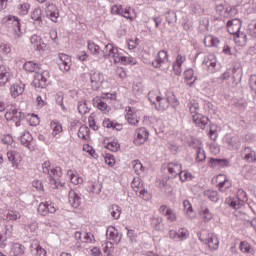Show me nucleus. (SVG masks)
<instances>
[{
    "instance_id": "38",
    "label": "nucleus",
    "mask_w": 256,
    "mask_h": 256,
    "mask_svg": "<svg viewBox=\"0 0 256 256\" xmlns=\"http://www.w3.org/2000/svg\"><path fill=\"white\" fill-rule=\"evenodd\" d=\"M183 207H184V211L186 212V215L190 219H193V217H195V211L193 210V206L191 205V202L189 200H184Z\"/></svg>"
},
{
    "instance_id": "2",
    "label": "nucleus",
    "mask_w": 256,
    "mask_h": 256,
    "mask_svg": "<svg viewBox=\"0 0 256 256\" xmlns=\"http://www.w3.org/2000/svg\"><path fill=\"white\" fill-rule=\"evenodd\" d=\"M42 171L45 175H48L49 183L52 189H59V185L63 187V184H61V181L59 180L63 175V172H61V167L51 168V162L45 161L42 163Z\"/></svg>"
},
{
    "instance_id": "33",
    "label": "nucleus",
    "mask_w": 256,
    "mask_h": 256,
    "mask_svg": "<svg viewBox=\"0 0 256 256\" xmlns=\"http://www.w3.org/2000/svg\"><path fill=\"white\" fill-rule=\"evenodd\" d=\"M50 127L52 129V137L59 135V133H63V125L57 120L51 121Z\"/></svg>"
},
{
    "instance_id": "49",
    "label": "nucleus",
    "mask_w": 256,
    "mask_h": 256,
    "mask_svg": "<svg viewBox=\"0 0 256 256\" xmlns=\"http://www.w3.org/2000/svg\"><path fill=\"white\" fill-rule=\"evenodd\" d=\"M132 92L135 95H141L143 93V82L141 81L134 82L132 85Z\"/></svg>"
},
{
    "instance_id": "62",
    "label": "nucleus",
    "mask_w": 256,
    "mask_h": 256,
    "mask_svg": "<svg viewBox=\"0 0 256 256\" xmlns=\"http://www.w3.org/2000/svg\"><path fill=\"white\" fill-rule=\"evenodd\" d=\"M58 57L60 61H62L63 65H69V63H71V56L65 53H59Z\"/></svg>"
},
{
    "instance_id": "32",
    "label": "nucleus",
    "mask_w": 256,
    "mask_h": 256,
    "mask_svg": "<svg viewBox=\"0 0 256 256\" xmlns=\"http://www.w3.org/2000/svg\"><path fill=\"white\" fill-rule=\"evenodd\" d=\"M226 142L234 151L241 149V139H239L237 136L227 138Z\"/></svg>"
},
{
    "instance_id": "20",
    "label": "nucleus",
    "mask_w": 256,
    "mask_h": 256,
    "mask_svg": "<svg viewBox=\"0 0 256 256\" xmlns=\"http://www.w3.org/2000/svg\"><path fill=\"white\" fill-rule=\"evenodd\" d=\"M187 109L192 118L201 114V106H199V102L197 100H190L187 104Z\"/></svg>"
},
{
    "instance_id": "48",
    "label": "nucleus",
    "mask_w": 256,
    "mask_h": 256,
    "mask_svg": "<svg viewBox=\"0 0 256 256\" xmlns=\"http://www.w3.org/2000/svg\"><path fill=\"white\" fill-rule=\"evenodd\" d=\"M166 94L168 96L169 105H171V107L173 108L179 107V100L177 99L175 94H173V92H166Z\"/></svg>"
},
{
    "instance_id": "12",
    "label": "nucleus",
    "mask_w": 256,
    "mask_h": 256,
    "mask_svg": "<svg viewBox=\"0 0 256 256\" xmlns=\"http://www.w3.org/2000/svg\"><path fill=\"white\" fill-rule=\"evenodd\" d=\"M216 183L218 184L219 191H222V193L226 189L233 187V182L225 174H219L216 178Z\"/></svg>"
},
{
    "instance_id": "43",
    "label": "nucleus",
    "mask_w": 256,
    "mask_h": 256,
    "mask_svg": "<svg viewBox=\"0 0 256 256\" xmlns=\"http://www.w3.org/2000/svg\"><path fill=\"white\" fill-rule=\"evenodd\" d=\"M169 61V55L167 54L166 50H161L158 52L156 57V62L158 65H161L162 63H167Z\"/></svg>"
},
{
    "instance_id": "27",
    "label": "nucleus",
    "mask_w": 256,
    "mask_h": 256,
    "mask_svg": "<svg viewBox=\"0 0 256 256\" xmlns=\"http://www.w3.org/2000/svg\"><path fill=\"white\" fill-rule=\"evenodd\" d=\"M204 45L205 47H214L217 49L221 45V40L213 35H208L204 38Z\"/></svg>"
},
{
    "instance_id": "60",
    "label": "nucleus",
    "mask_w": 256,
    "mask_h": 256,
    "mask_svg": "<svg viewBox=\"0 0 256 256\" xmlns=\"http://www.w3.org/2000/svg\"><path fill=\"white\" fill-rule=\"evenodd\" d=\"M120 17H124V19H129L130 21H133L134 18L133 16H131V7H126L125 9L122 8Z\"/></svg>"
},
{
    "instance_id": "63",
    "label": "nucleus",
    "mask_w": 256,
    "mask_h": 256,
    "mask_svg": "<svg viewBox=\"0 0 256 256\" xmlns=\"http://www.w3.org/2000/svg\"><path fill=\"white\" fill-rule=\"evenodd\" d=\"M95 241V236L88 232H83V243H93Z\"/></svg>"
},
{
    "instance_id": "36",
    "label": "nucleus",
    "mask_w": 256,
    "mask_h": 256,
    "mask_svg": "<svg viewBox=\"0 0 256 256\" xmlns=\"http://www.w3.org/2000/svg\"><path fill=\"white\" fill-rule=\"evenodd\" d=\"M151 227L155 231H163V218L162 217H152L151 218Z\"/></svg>"
},
{
    "instance_id": "47",
    "label": "nucleus",
    "mask_w": 256,
    "mask_h": 256,
    "mask_svg": "<svg viewBox=\"0 0 256 256\" xmlns=\"http://www.w3.org/2000/svg\"><path fill=\"white\" fill-rule=\"evenodd\" d=\"M132 166H133V169H134L136 175H141L143 173V171H145L143 164L139 160H134L132 162Z\"/></svg>"
},
{
    "instance_id": "22",
    "label": "nucleus",
    "mask_w": 256,
    "mask_h": 256,
    "mask_svg": "<svg viewBox=\"0 0 256 256\" xmlns=\"http://www.w3.org/2000/svg\"><path fill=\"white\" fill-rule=\"evenodd\" d=\"M192 121L196 125V127H199V129H205V127H207V123H209V117L200 113L194 116L192 118Z\"/></svg>"
},
{
    "instance_id": "57",
    "label": "nucleus",
    "mask_w": 256,
    "mask_h": 256,
    "mask_svg": "<svg viewBox=\"0 0 256 256\" xmlns=\"http://www.w3.org/2000/svg\"><path fill=\"white\" fill-rule=\"evenodd\" d=\"M20 15H27L29 13V9H31V4L23 3L18 6Z\"/></svg>"
},
{
    "instance_id": "15",
    "label": "nucleus",
    "mask_w": 256,
    "mask_h": 256,
    "mask_svg": "<svg viewBox=\"0 0 256 256\" xmlns=\"http://www.w3.org/2000/svg\"><path fill=\"white\" fill-rule=\"evenodd\" d=\"M106 237L110 241H114V243H121V239H123V234L119 233V230H117L115 226H109L106 230Z\"/></svg>"
},
{
    "instance_id": "56",
    "label": "nucleus",
    "mask_w": 256,
    "mask_h": 256,
    "mask_svg": "<svg viewBox=\"0 0 256 256\" xmlns=\"http://www.w3.org/2000/svg\"><path fill=\"white\" fill-rule=\"evenodd\" d=\"M78 113H80V115H87V113H89V107H87V102L78 103Z\"/></svg>"
},
{
    "instance_id": "16",
    "label": "nucleus",
    "mask_w": 256,
    "mask_h": 256,
    "mask_svg": "<svg viewBox=\"0 0 256 256\" xmlns=\"http://www.w3.org/2000/svg\"><path fill=\"white\" fill-rule=\"evenodd\" d=\"M13 233V225L0 226V247L7 245V235Z\"/></svg>"
},
{
    "instance_id": "41",
    "label": "nucleus",
    "mask_w": 256,
    "mask_h": 256,
    "mask_svg": "<svg viewBox=\"0 0 256 256\" xmlns=\"http://www.w3.org/2000/svg\"><path fill=\"white\" fill-rule=\"evenodd\" d=\"M205 197L209 199V201H212L213 203H217L219 201V192L216 190H206L204 191Z\"/></svg>"
},
{
    "instance_id": "6",
    "label": "nucleus",
    "mask_w": 256,
    "mask_h": 256,
    "mask_svg": "<svg viewBox=\"0 0 256 256\" xmlns=\"http://www.w3.org/2000/svg\"><path fill=\"white\" fill-rule=\"evenodd\" d=\"M231 76L234 81H241V77H243V68L239 66L237 68H229L222 74L221 79L222 81H225Z\"/></svg>"
},
{
    "instance_id": "59",
    "label": "nucleus",
    "mask_w": 256,
    "mask_h": 256,
    "mask_svg": "<svg viewBox=\"0 0 256 256\" xmlns=\"http://www.w3.org/2000/svg\"><path fill=\"white\" fill-rule=\"evenodd\" d=\"M115 249V244L112 242H107L106 246L104 247V253H106V256H113V251Z\"/></svg>"
},
{
    "instance_id": "50",
    "label": "nucleus",
    "mask_w": 256,
    "mask_h": 256,
    "mask_svg": "<svg viewBox=\"0 0 256 256\" xmlns=\"http://www.w3.org/2000/svg\"><path fill=\"white\" fill-rule=\"evenodd\" d=\"M207 159V155L205 154V150H203L201 147L197 148L196 152V161L197 163H203Z\"/></svg>"
},
{
    "instance_id": "29",
    "label": "nucleus",
    "mask_w": 256,
    "mask_h": 256,
    "mask_svg": "<svg viewBox=\"0 0 256 256\" xmlns=\"http://www.w3.org/2000/svg\"><path fill=\"white\" fill-rule=\"evenodd\" d=\"M205 245H207L209 249L216 251V249H219V239L217 238V236L210 234L205 241Z\"/></svg>"
},
{
    "instance_id": "58",
    "label": "nucleus",
    "mask_w": 256,
    "mask_h": 256,
    "mask_svg": "<svg viewBox=\"0 0 256 256\" xmlns=\"http://www.w3.org/2000/svg\"><path fill=\"white\" fill-rule=\"evenodd\" d=\"M120 147L121 145L118 144L117 141H112L107 144L106 149H109V151H112L113 153H117Z\"/></svg>"
},
{
    "instance_id": "13",
    "label": "nucleus",
    "mask_w": 256,
    "mask_h": 256,
    "mask_svg": "<svg viewBox=\"0 0 256 256\" xmlns=\"http://www.w3.org/2000/svg\"><path fill=\"white\" fill-rule=\"evenodd\" d=\"M30 43L36 47L37 51H49V45L43 41L41 36L34 34L30 38Z\"/></svg>"
},
{
    "instance_id": "28",
    "label": "nucleus",
    "mask_w": 256,
    "mask_h": 256,
    "mask_svg": "<svg viewBox=\"0 0 256 256\" xmlns=\"http://www.w3.org/2000/svg\"><path fill=\"white\" fill-rule=\"evenodd\" d=\"M209 167H229V160L221 158H210L208 162Z\"/></svg>"
},
{
    "instance_id": "24",
    "label": "nucleus",
    "mask_w": 256,
    "mask_h": 256,
    "mask_svg": "<svg viewBox=\"0 0 256 256\" xmlns=\"http://www.w3.org/2000/svg\"><path fill=\"white\" fill-rule=\"evenodd\" d=\"M24 91H25V84L23 83H16L10 87V93L13 99H17L19 95H23Z\"/></svg>"
},
{
    "instance_id": "37",
    "label": "nucleus",
    "mask_w": 256,
    "mask_h": 256,
    "mask_svg": "<svg viewBox=\"0 0 256 256\" xmlns=\"http://www.w3.org/2000/svg\"><path fill=\"white\" fill-rule=\"evenodd\" d=\"M5 217L6 221H18V219H21V212L17 210H8Z\"/></svg>"
},
{
    "instance_id": "44",
    "label": "nucleus",
    "mask_w": 256,
    "mask_h": 256,
    "mask_svg": "<svg viewBox=\"0 0 256 256\" xmlns=\"http://www.w3.org/2000/svg\"><path fill=\"white\" fill-rule=\"evenodd\" d=\"M163 94H161V92L157 91V90H152L148 93V99L150 101V103H152V105H155L158 101V99L161 98Z\"/></svg>"
},
{
    "instance_id": "46",
    "label": "nucleus",
    "mask_w": 256,
    "mask_h": 256,
    "mask_svg": "<svg viewBox=\"0 0 256 256\" xmlns=\"http://www.w3.org/2000/svg\"><path fill=\"white\" fill-rule=\"evenodd\" d=\"M236 199H238L239 202L242 203V205L249 201V198L247 197V192H245V190H243L242 188L238 189Z\"/></svg>"
},
{
    "instance_id": "11",
    "label": "nucleus",
    "mask_w": 256,
    "mask_h": 256,
    "mask_svg": "<svg viewBox=\"0 0 256 256\" xmlns=\"http://www.w3.org/2000/svg\"><path fill=\"white\" fill-rule=\"evenodd\" d=\"M30 18L34 27H43V10L41 8H34L30 13Z\"/></svg>"
},
{
    "instance_id": "18",
    "label": "nucleus",
    "mask_w": 256,
    "mask_h": 256,
    "mask_svg": "<svg viewBox=\"0 0 256 256\" xmlns=\"http://www.w3.org/2000/svg\"><path fill=\"white\" fill-rule=\"evenodd\" d=\"M155 105V109H157V111H167L169 109V98L167 96V93L162 96H160V98L158 99V101L154 104Z\"/></svg>"
},
{
    "instance_id": "19",
    "label": "nucleus",
    "mask_w": 256,
    "mask_h": 256,
    "mask_svg": "<svg viewBox=\"0 0 256 256\" xmlns=\"http://www.w3.org/2000/svg\"><path fill=\"white\" fill-rule=\"evenodd\" d=\"M30 251L33 256H47V251L39 245V241L34 240L30 245Z\"/></svg>"
},
{
    "instance_id": "17",
    "label": "nucleus",
    "mask_w": 256,
    "mask_h": 256,
    "mask_svg": "<svg viewBox=\"0 0 256 256\" xmlns=\"http://www.w3.org/2000/svg\"><path fill=\"white\" fill-rule=\"evenodd\" d=\"M11 72L9 68H6L5 65L0 66V87H5V85H9V81H11Z\"/></svg>"
},
{
    "instance_id": "34",
    "label": "nucleus",
    "mask_w": 256,
    "mask_h": 256,
    "mask_svg": "<svg viewBox=\"0 0 256 256\" xmlns=\"http://www.w3.org/2000/svg\"><path fill=\"white\" fill-rule=\"evenodd\" d=\"M225 204L229 205L232 209H241L243 206L242 202L238 200V198L235 197H228L225 200Z\"/></svg>"
},
{
    "instance_id": "55",
    "label": "nucleus",
    "mask_w": 256,
    "mask_h": 256,
    "mask_svg": "<svg viewBox=\"0 0 256 256\" xmlns=\"http://www.w3.org/2000/svg\"><path fill=\"white\" fill-rule=\"evenodd\" d=\"M111 15H119L121 17V13H123V5L115 4L110 9Z\"/></svg>"
},
{
    "instance_id": "26",
    "label": "nucleus",
    "mask_w": 256,
    "mask_h": 256,
    "mask_svg": "<svg viewBox=\"0 0 256 256\" xmlns=\"http://www.w3.org/2000/svg\"><path fill=\"white\" fill-rule=\"evenodd\" d=\"M103 127H106V129H113L116 131H122L123 125L117 123L116 121L110 120L109 118H105L102 122Z\"/></svg>"
},
{
    "instance_id": "14",
    "label": "nucleus",
    "mask_w": 256,
    "mask_h": 256,
    "mask_svg": "<svg viewBox=\"0 0 256 256\" xmlns=\"http://www.w3.org/2000/svg\"><path fill=\"white\" fill-rule=\"evenodd\" d=\"M228 32L230 35H235L236 37H241V22L237 19L228 20L227 23Z\"/></svg>"
},
{
    "instance_id": "3",
    "label": "nucleus",
    "mask_w": 256,
    "mask_h": 256,
    "mask_svg": "<svg viewBox=\"0 0 256 256\" xmlns=\"http://www.w3.org/2000/svg\"><path fill=\"white\" fill-rule=\"evenodd\" d=\"M4 25L8 27H12L14 37L19 39L23 35V31L21 30V20L17 16L8 15L3 18Z\"/></svg>"
},
{
    "instance_id": "5",
    "label": "nucleus",
    "mask_w": 256,
    "mask_h": 256,
    "mask_svg": "<svg viewBox=\"0 0 256 256\" xmlns=\"http://www.w3.org/2000/svg\"><path fill=\"white\" fill-rule=\"evenodd\" d=\"M25 117V113L17 110V108H11L5 114V119L7 121H13L16 124V127L21 126V121Z\"/></svg>"
},
{
    "instance_id": "8",
    "label": "nucleus",
    "mask_w": 256,
    "mask_h": 256,
    "mask_svg": "<svg viewBox=\"0 0 256 256\" xmlns=\"http://www.w3.org/2000/svg\"><path fill=\"white\" fill-rule=\"evenodd\" d=\"M45 14L47 19H50V21H53V23H57V19H59V8H57V5L51 2H46Z\"/></svg>"
},
{
    "instance_id": "10",
    "label": "nucleus",
    "mask_w": 256,
    "mask_h": 256,
    "mask_svg": "<svg viewBox=\"0 0 256 256\" xmlns=\"http://www.w3.org/2000/svg\"><path fill=\"white\" fill-rule=\"evenodd\" d=\"M57 206L53 202H41L38 206V213L42 217H46L49 213H56Z\"/></svg>"
},
{
    "instance_id": "4",
    "label": "nucleus",
    "mask_w": 256,
    "mask_h": 256,
    "mask_svg": "<svg viewBox=\"0 0 256 256\" xmlns=\"http://www.w3.org/2000/svg\"><path fill=\"white\" fill-rule=\"evenodd\" d=\"M131 185L135 193H139L138 196L140 199H143L144 201H149V199H151V194L149 191H147V189H145L140 178H134Z\"/></svg>"
},
{
    "instance_id": "40",
    "label": "nucleus",
    "mask_w": 256,
    "mask_h": 256,
    "mask_svg": "<svg viewBox=\"0 0 256 256\" xmlns=\"http://www.w3.org/2000/svg\"><path fill=\"white\" fill-rule=\"evenodd\" d=\"M200 215H201L203 221H205V223H209V221H211V219H213V213H211V211L207 207L201 208Z\"/></svg>"
},
{
    "instance_id": "25",
    "label": "nucleus",
    "mask_w": 256,
    "mask_h": 256,
    "mask_svg": "<svg viewBox=\"0 0 256 256\" xmlns=\"http://www.w3.org/2000/svg\"><path fill=\"white\" fill-rule=\"evenodd\" d=\"M8 161H10L12 167H19V161H21V154L19 152L13 150L7 152Z\"/></svg>"
},
{
    "instance_id": "7",
    "label": "nucleus",
    "mask_w": 256,
    "mask_h": 256,
    "mask_svg": "<svg viewBox=\"0 0 256 256\" xmlns=\"http://www.w3.org/2000/svg\"><path fill=\"white\" fill-rule=\"evenodd\" d=\"M48 72L39 73L36 72L34 75V80L32 82L36 89H46L49 85V80L47 79Z\"/></svg>"
},
{
    "instance_id": "52",
    "label": "nucleus",
    "mask_w": 256,
    "mask_h": 256,
    "mask_svg": "<svg viewBox=\"0 0 256 256\" xmlns=\"http://www.w3.org/2000/svg\"><path fill=\"white\" fill-rule=\"evenodd\" d=\"M89 127L87 126H81L78 131V137L80 139L87 140V136H89Z\"/></svg>"
},
{
    "instance_id": "61",
    "label": "nucleus",
    "mask_w": 256,
    "mask_h": 256,
    "mask_svg": "<svg viewBox=\"0 0 256 256\" xmlns=\"http://www.w3.org/2000/svg\"><path fill=\"white\" fill-rule=\"evenodd\" d=\"M125 119L128 121L130 125H137V123H139L137 115L135 114H126Z\"/></svg>"
},
{
    "instance_id": "53",
    "label": "nucleus",
    "mask_w": 256,
    "mask_h": 256,
    "mask_svg": "<svg viewBox=\"0 0 256 256\" xmlns=\"http://www.w3.org/2000/svg\"><path fill=\"white\" fill-rule=\"evenodd\" d=\"M178 175L182 183H185L187 179H190V180L193 179V175L187 170H180V173Z\"/></svg>"
},
{
    "instance_id": "30",
    "label": "nucleus",
    "mask_w": 256,
    "mask_h": 256,
    "mask_svg": "<svg viewBox=\"0 0 256 256\" xmlns=\"http://www.w3.org/2000/svg\"><path fill=\"white\" fill-rule=\"evenodd\" d=\"M69 203L74 207V209H77L79 205H81V196L77 194L75 191L69 192Z\"/></svg>"
},
{
    "instance_id": "64",
    "label": "nucleus",
    "mask_w": 256,
    "mask_h": 256,
    "mask_svg": "<svg viewBox=\"0 0 256 256\" xmlns=\"http://www.w3.org/2000/svg\"><path fill=\"white\" fill-rule=\"evenodd\" d=\"M244 160L248 161V163H255V161H256V152H255V150H252V152H250L249 154H246L244 156Z\"/></svg>"
},
{
    "instance_id": "39",
    "label": "nucleus",
    "mask_w": 256,
    "mask_h": 256,
    "mask_svg": "<svg viewBox=\"0 0 256 256\" xmlns=\"http://www.w3.org/2000/svg\"><path fill=\"white\" fill-rule=\"evenodd\" d=\"M109 213H110L112 219L117 220V219H119V217H121V207H119V205H117V204H113L109 208Z\"/></svg>"
},
{
    "instance_id": "42",
    "label": "nucleus",
    "mask_w": 256,
    "mask_h": 256,
    "mask_svg": "<svg viewBox=\"0 0 256 256\" xmlns=\"http://www.w3.org/2000/svg\"><path fill=\"white\" fill-rule=\"evenodd\" d=\"M12 253L15 256L25 255V246H23V244H20V243H14L12 246Z\"/></svg>"
},
{
    "instance_id": "35",
    "label": "nucleus",
    "mask_w": 256,
    "mask_h": 256,
    "mask_svg": "<svg viewBox=\"0 0 256 256\" xmlns=\"http://www.w3.org/2000/svg\"><path fill=\"white\" fill-rule=\"evenodd\" d=\"M94 107H97V109H99V111H102V113H109V106L100 98L94 99Z\"/></svg>"
},
{
    "instance_id": "1",
    "label": "nucleus",
    "mask_w": 256,
    "mask_h": 256,
    "mask_svg": "<svg viewBox=\"0 0 256 256\" xmlns=\"http://www.w3.org/2000/svg\"><path fill=\"white\" fill-rule=\"evenodd\" d=\"M88 50L92 55L98 57V59H109L115 65H117V63H121V65H137V62H135V58L123 55L121 49L111 43L105 45L104 49L101 50V47H99V45L95 44V42L90 40L88 41Z\"/></svg>"
},
{
    "instance_id": "51",
    "label": "nucleus",
    "mask_w": 256,
    "mask_h": 256,
    "mask_svg": "<svg viewBox=\"0 0 256 256\" xmlns=\"http://www.w3.org/2000/svg\"><path fill=\"white\" fill-rule=\"evenodd\" d=\"M247 32H248V35H250V37H253L254 39H256V20H252L248 24Z\"/></svg>"
},
{
    "instance_id": "9",
    "label": "nucleus",
    "mask_w": 256,
    "mask_h": 256,
    "mask_svg": "<svg viewBox=\"0 0 256 256\" xmlns=\"http://www.w3.org/2000/svg\"><path fill=\"white\" fill-rule=\"evenodd\" d=\"M149 139V131L146 130L145 127L138 128L136 130V136L134 137V144L137 145V147H141V145H145Z\"/></svg>"
},
{
    "instance_id": "21",
    "label": "nucleus",
    "mask_w": 256,
    "mask_h": 256,
    "mask_svg": "<svg viewBox=\"0 0 256 256\" xmlns=\"http://www.w3.org/2000/svg\"><path fill=\"white\" fill-rule=\"evenodd\" d=\"M90 81L92 89H94V91H97V89L101 87V83H103V74L98 72L90 73Z\"/></svg>"
},
{
    "instance_id": "23",
    "label": "nucleus",
    "mask_w": 256,
    "mask_h": 256,
    "mask_svg": "<svg viewBox=\"0 0 256 256\" xmlns=\"http://www.w3.org/2000/svg\"><path fill=\"white\" fill-rule=\"evenodd\" d=\"M167 169H168V173H170L172 177H177V175L181 173V169H183V166L181 165V163L174 161V162H169L167 164Z\"/></svg>"
},
{
    "instance_id": "31",
    "label": "nucleus",
    "mask_w": 256,
    "mask_h": 256,
    "mask_svg": "<svg viewBox=\"0 0 256 256\" xmlns=\"http://www.w3.org/2000/svg\"><path fill=\"white\" fill-rule=\"evenodd\" d=\"M20 142L24 147L31 149V143H33V136L29 132H24L20 136Z\"/></svg>"
},
{
    "instance_id": "54",
    "label": "nucleus",
    "mask_w": 256,
    "mask_h": 256,
    "mask_svg": "<svg viewBox=\"0 0 256 256\" xmlns=\"http://www.w3.org/2000/svg\"><path fill=\"white\" fill-rule=\"evenodd\" d=\"M185 239H189V230L180 228L178 230V241H185Z\"/></svg>"
},
{
    "instance_id": "45",
    "label": "nucleus",
    "mask_w": 256,
    "mask_h": 256,
    "mask_svg": "<svg viewBox=\"0 0 256 256\" xmlns=\"http://www.w3.org/2000/svg\"><path fill=\"white\" fill-rule=\"evenodd\" d=\"M165 17L168 25H175V23H177V14L175 11L166 12Z\"/></svg>"
}]
</instances>
